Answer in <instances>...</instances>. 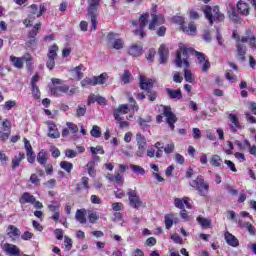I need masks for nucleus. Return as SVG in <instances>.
<instances>
[{
  "label": "nucleus",
  "mask_w": 256,
  "mask_h": 256,
  "mask_svg": "<svg viewBox=\"0 0 256 256\" xmlns=\"http://www.w3.org/2000/svg\"><path fill=\"white\" fill-rule=\"evenodd\" d=\"M189 53H193L192 48H187L185 45L180 44L179 49L176 51V58L174 63L176 67H184V78L188 83H193L195 78L189 69Z\"/></svg>",
  "instance_id": "nucleus-1"
},
{
  "label": "nucleus",
  "mask_w": 256,
  "mask_h": 256,
  "mask_svg": "<svg viewBox=\"0 0 256 256\" xmlns=\"http://www.w3.org/2000/svg\"><path fill=\"white\" fill-rule=\"evenodd\" d=\"M202 11L206 19L209 21L210 25H213L214 21L221 22L225 20V15L219 11L218 6H204L202 8Z\"/></svg>",
  "instance_id": "nucleus-2"
},
{
  "label": "nucleus",
  "mask_w": 256,
  "mask_h": 256,
  "mask_svg": "<svg viewBox=\"0 0 256 256\" xmlns=\"http://www.w3.org/2000/svg\"><path fill=\"white\" fill-rule=\"evenodd\" d=\"M153 79L145 78L144 76H140V89L146 92V95L149 101H155L157 99V92L151 90L153 89Z\"/></svg>",
  "instance_id": "nucleus-3"
},
{
  "label": "nucleus",
  "mask_w": 256,
  "mask_h": 256,
  "mask_svg": "<svg viewBox=\"0 0 256 256\" xmlns=\"http://www.w3.org/2000/svg\"><path fill=\"white\" fill-rule=\"evenodd\" d=\"M101 5V0H88V15L91 18V25L94 31H97V10Z\"/></svg>",
  "instance_id": "nucleus-4"
},
{
  "label": "nucleus",
  "mask_w": 256,
  "mask_h": 256,
  "mask_svg": "<svg viewBox=\"0 0 256 256\" xmlns=\"http://www.w3.org/2000/svg\"><path fill=\"white\" fill-rule=\"evenodd\" d=\"M190 187L196 189L202 197H207L209 193V183L205 182V179L201 175L190 182Z\"/></svg>",
  "instance_id": "nucleus-5"
},
{
  "label": "nucleus",
  "mask_w": 256,
  "mask_h": 256,
  "mask_svg": "<svg viewBox=\"0 0 256 256\" xmlns=\"http://www.w3.org/2000/svg\"><path fill=\"white\" fill-rule=\"evenodd\" d=\"M150 15H151V21L148 26V29H150V31H155V28L157 26L163 25V23H165V16H163L162 14L157 15L156 4H152Z\"/></svg>",
  "instance_id": "nucleus-6"
},
{
  "label": "nucleus",
  "mask_w": 256,
  "mask_h": 256,
  "mask_svg": "<svg viewBox=\"0 0 256 256\" xmlns=\"http://www.w3.org/2000/svg\"><path fill=\"white\" fill-rule=\"evenodd\" d=\"M232 39H235L237 43H248L252 49H256V38L251 30H246V36L240 37L237 31H233ZM241 41V42H240Z\"/></svg>",
  "instance_id": "nucleus-7"
},
{
  "label": "nucleus",
  "mask_w": 256,
  "mask_h": 256,
  "mask_svg": "<svg viewBox=\"0 0 256 256\" xmlns=\"http://www.w3.org/2000/svg\"><path fill=\"white\" fill-rule=\"evenodd\" d=\"M57 51H59L58 45H52L49 47V52L47 54V61L46 66L50 71H53L55 69V59H57Z\"/></svg>",
  "instance_id": "nucleus-8"
},
{
  "label": "nucleus",
  "mask_w": 256,
  "mask_h": 256,
  "mask_svg": "<svg viewBox=\"0 0 256 256\" xmlns=\"http://www.w3.org/2000/svg\"><path fill=\"white\" fill-rule=\"evenodd\" d=\"M147 23H149V13L140 15L138 20L139 29L134 31V34L139 35L140 39H143L147 35L144 31L145 27H147Z\"/></svg>",
  "instance_id": "nucleus-9"
},
{
  "label": "nucleus",
  "mask_w": 256,
  "mask_h": 256,
  "mask_svg": "<svg viewBox=\"0 0 256 256\" xmlns=\"http://www.w3.org/2000/svg\"><path fill=\"white\" fill-rule=\"evenodd\" d=\"M127 195L130 207H133V209H139V207L143 205V201H141V198L137 195V190L128 189Z\"/></svg>",
  "instance_id": "nucleus-10"
},
{
  "label": "nucleus",
  "mask_w": 256,
  "mask_h": 256,
  "mask_svg": "<svg viewBox=\"0 0 256 256\" xmlns=\"http://www.w3.org/2000/svg\"><path fill=\"white\" fill-rule=\"evenodd\" d=\"M61 93H66L67 95L72 96L75 95V93H77V88L69 89V86L67 85L51 88V95H54V97H60Z\"/></svg>",
  "instance_id": "nucleus-11"
},
{
  "label": "nucleus",
  "mask_w": 256,
  "mask_h": 256,
  "mask_svg": "<svg viewBox=\"0 0 256 256\" xmlns=\"http://www.w3.org/2000/svg\"><path fill=\"white\" fill-rule=\"evenodd\" d=\"M163 115L166 117V122L169 125L171 131H175V123H177V116L171 111L169 106H165Z\"/></svg>",
  "instance_id": "nucleus-12"
},
{
  "label": "nucleus",
  "mask_w": 256,
  "mask_h": 256,
  "mask_svg": "<svg viewBox=\"0 0 256 256\" xmlns=\"http://www.w3.org/2000/svg\"><path fill=\"white\" fill-rule=\"evenodd\" d=\"M136 143L138 147L136 155L137 157H143V155L145 154V149L147 147V139L145 138V136H143V134L138 132L136 134Z\"/></svg>",
  "instance_id": "nucleus-13"
},
{
  "label": "nucleus",
  "mask_w": 256,
  "mask_h": 256,
  "mask_svg": "<svg viewBox=\"0 0 256 256\" xmlns=\"http://www.w3.org/2000/svg\"><path fill=\"white\" fill-rule=\"evenodd\" d=\"M115 37H117V34L114 32H109L107 35V39H108V45H110V47L112 49H123V40L122 39H115Z\"/></svg>",
  "instance_id": "nucleus-14"
},
{
  "label": "nucleus",
  "mask_w": 256,
  "mask_h": 256,
  "mask_svg": "<svg viewBox=\"0 0 256 256\" xmlns=\"http://www.w3.org/2000/svg\"><path fill=\"white\" fill-rule=\"evenodd\" d=\"M127 113H129V105L122 104L114 110V119L116 121H123V117H121V115H127Z\"/></svg>",
  "instance_id": "nucleus-15"
},
{
  "label": "nucleus",
  "mask_w": 256,
  "mask_h": 256,
  "mask_svg": "<svg viewBox=\"0 0 256 256\" xmlns=\"http://www.w3.org/2000/svg\"><path fill=\"white\" fill-rule=\"evenodd\" d=\"M128 54L131 57H141L143 55V45L142 44H132L128 48Z\"/></svg>",
  "instance_id": "nucleus-16"
},
{
  "label": "nucleus",
  "mask_w": 256,
  "mask_h": 256,
  "mask_svg": "<svg viewBox=\"0 0 256 256\" xmlns=\"http://www.w3.org/2000/svg\"><path fill=\"white\" fill-rule=\"evenodd\" d=\"M2 249L5 253H7V255H10V256H16V255H19V253H21V250H19V247L9 243H5Z\"/></svg>",
  "instance_id": "nucleus-17"
},
{
  "label": "nucleus",
  "mask_w": 256,
  "mask_h": 256,
  "mask_svg": "<svg viewBox=\"0 0 256 256\" xmlns=\"http://www.w3.org/2000/svg\"><path fill=\"white\" fill-rule=\"evenodd\" d=\"M158 55L160 57L161 64L167 63V60L169 59V48H167L165 44H162L158 50Z\"/></svg>",
  "instance_id": "nucleus-18"
},
{
  "label": "nucleus",
  "mask_w": 256,
  "mask_h": 256,
  "mask_svg": "<svg viewBox=\"0 0 256 256\" xmlns=\"http://www.w3.org/2000/svg\"><path fill=\"white\" fill-rule=\"evenodd\" d=\"M7 235L12 239V241H15L17 237L21 236V230L14 225H9L7 228Z\"/></svg>",
  "instance_id": "nucleus-19"
},
{
  "label": "nucleus",
  "mask_w": 256,
  "mask_h": 256,
  "mask_svg": "<svg viewBox=\"0 0 256 256\" xmlns=\"http://www.w3.org/2000/svg\"><path fill=\"white\" fill-rule=\"evenodd\" d=\"M19 203L21 205H25L27 203L33 205V203H35V196L31 195L29 192H24L19 199Z\"/></svg>",
  "instance_id": "nucleus-20"
},
{
  "label": "nucleus",
  "mask_w": 256,
  "mask_h": 256,
  "mask_svg": "<svg viewBox=\"0 0 256 256\" xmlns=\"http://www.w3.org/2000/svg\"><path fill=\"white\" fill-rule=\"evenodd\" d=\"M225 241L230 247H239V239L229 232L225 233Z\"/></svg>",
  "instance_id": "nucleus-21"
},
{
  "label": "nucleus",
  "mask_w": 256,
  "mask_h": 256,
  "mask_svg": "<svg viewBox=\"0 0 256 256\" xmlns=\"http://www.w3.org/2000/svg\"><path fill=\"white\" fill-rule=\"evenodd\" d=\"M10 61L16 67V69H23V63H25V56L15 57L10 56Z\"/></svg>",
  "instance_id": "nucleus-22"
},
{
  "label": "nucleus",
  "mask_w": 256,
  "mask_h": 256,
  "mask_svg": "<svg viewBox=\"0 0 256 256\" xmlns=\"http://www.w3.org/2000/svg\"><path fill=\"white\" fill-rule=\"evenodd\" d=\"M48 137H51L52 139H59L60 133L59 130H57V126L54 123L48 124Z\"/></svg>",
  "instance_id": "nucleus-23"
},
{
  "label": "nucleus",
  "mask_w": 256,
  "mask_h": 256,
  "mask_svg": "<svg viewBox=\"0 0 256 256\" xmlns=\"http://www.w3.org/2000/svg\"><path fill=\"white\" fill-rule=\"evenodd\" d=\"M228 119L234 125L231 127L232 133H236L237 129H241V124L239 123V118H237V116H235L234 114H229Z\"/></svg>",
  "instance_id": "nucleus-24"
},
{
  "label": "nucleus",
  "mask_w": 256,
  "mask_h": 256,
  "mask_svg": "<svg viewBox=\"0 0 256 256\" xmlns=\"http://www.w3.org/2000/svg\"><path fill=\"white\" fill-rule=\"evenodd\" d=\"M228 15L232 23H239L241 21L239 14H237V10L233 6H230Z\"/></svg>",
  "instance_id": "nucleus-25"
},
{
  "label": "nucleus",
  "mask_w": 256,
  "mask_h": 256,
  "mask_svg": "<svg viewBox=\"0 0 256 256\" xmlns=\"http://www.w3.org/2000/svg\"><path fill=\"white\" fill-rule=\"evenodd\" d=\"M236 49L238 57H240L241 61H243L245 59V55H247V46L245 44H242L241 42H238L236 44Z\"/></svg>",
  "instance_id": "nucleus-26"
},
{
  "label": "nucleus",
  "mask_w": 256,
  "mask_h": 256,
  "mask_svg": "<svg viewBox=\"0 0 256 256\" xmlns=\"http://www.w3.org/2000/svg\"><path fill=\"white\" fill-rule=\"evenodd\" d=\"M166 93L170 97V99H183V94L181 92V89L173 90V89L167 88Z\"/></svg>",
  "instance_id": "nucleus-27"
},
{
  "label": "nucleus",
  "mask_w": 256,
  "mask_h": 256,
  "mask_svg": "<svg viewBox=\"0 0 256 256\" xmlns=\"http://www.w3.org/2000/svg\"><path fill=\"white\" fill-rule=\"evenodd\" d=\"M182 31L188 35H195L197 33V26H195V22H190L188 27L182 25Z\"/></svg>",
  "instance_id": "nucleus-28"
},
{
  "label": "nucleus",
  "mask_w": 256,
  "mask_h": 256,
  "mask_svg": "<svg viewBox=\"0 0 256 256\" xmlns=\"http://www.w3.org/2000/svg\"><path fill=\"white\" fill-rule=\"evenodd\" d=\"M237 9L241 15H249V5L247 3L239 1L237 3Z\"/></svg>",
  "instance_id": "nucleus-29"
},
{
  "label": "nucleus",
  "mask_w": 256,
  "mask_h": 256,
  "mask_svg": "<svg viewBox=\"0 0 256 256\" xmlns=\"http://www.w3.org/2000/svg\"><path fill=\"white\" fill-rule=\"evenodd\" d=\"M85 213H87L85 209L77 210L75 214V219H77L79 223H82V224L87 223V217H85Z\"/></svg>",
  "instance_id": "nucleus-30"
},
{
  "label": "nucleus",
  "mask_w": 256,
  "mask_h": 256,
  "mask_svg": "<svg viewBox=\"0 0 256 256\" xmlns=\"http://www.w3.org/2000/svg\"><path fill=\"white\" fill-rule=\"evenodd\" d=\"M82 69H83V64H80L74 69H72L73 77L74 79H77V81H81V78L83 77V72H81Z\"/></svg>",
  "instance_id": "nucleus-31"
},
{
  "label": "nucleus",
  "mask_w": 256,
  "mask_h": 256,
  "mask_svg": "<svg viewBox=\"0 0 256 256\" xmlns=\"http://www.w3.org/2000/svg\"><path fill=\"white\" fill-rule=\"evenodd\" d=\"M25 159V153H19L12 159V169H17L19 167L21 160Z\"/></svg>",
  "instance_id": "nucleus-32"
},
{
  "label": "nucleus",
  "mask_w": 256,
  "mask_h": 256,
  "mask_svg": "<svg viewBox=\"0 0 256 256\" xmlns=\"http://www.w3.org/2000/svg\"><path fill=\"white\" fill-rule=\"evenodd\" d=\"M197 221L199 225L203 227V229H209V227H211V219L209 218H203L202 216H198Z\"/></svg>",
  "instance_id": "nucleus-33"
},
{
  "label": "nucleus",
  "mask_w": 256,
  "mask_h": 256,
  "mask_svg": "<svg viewBox=\"0 0 256 256\" xmlns=\"http://www.w3.org/2000/svg\"><path fill=\"white\" fill-rule=\"evenodd\" d=\"M222 163H223V160L221 159V156L212 155L210 159V165H212V167H221Z\"/></svg>",
  "instance_id": "nucleus-34"
},
{
  "label": "nucleus",
  "mask_w": 256,
  "mask_h": 256,
  "mask_svg": "<svg viewBox=\"0 0 256 256\" xmlns=\"http://www.w3.org/2000/svg\"><path fill=\"white\" fill-rule=\"evenodd\" d=\"M82 87H89V85L95 87L97 85V81L95 80V76L92 78L86 77L81 81Z\"/></svg>",
  "instance_id": "nucleus-35"
},
{
  "label": "nucleus",
  "mask_w": 256,
  "mask_h": 256,
  "mask_svg": "<svg viewBox=\"0 0 256 256\" xmlns=\"http://www.w3.org/2000/svg\"><path fill=\"white\" fill-rule=\"evenodd\" d=\"M24 61L26 63V68L28 69V71H32L33 70V57L31 56V54H25Z\"/></svg>",
  "instance_id": "nucleus-36"
},
{
  "label": "nucleus",
  "mask_w": 256,
  "mask_h": 256,
  "mask_svg": "<svg viewBox=\"0 0 256 256\" xmlns=\"http://www.w3.org/2000/svg\"><path fill=\"white\" fill-rule=\"evenodd\" d=\"M37 161L40 165H45L47 163V152L41 150L37 155Z\"/></svg>",
  "instance_id": "nucleus-37"
},
{
  "label": "nucleus",
  "mask_w": 256,
  "mask_h": 256,
  "mask_svg": "<svg viewBox=\"0 0 256 256\" xmlns=\"http://www.w3.org/2000/svg\"><path fill=\"white\" fill-rule=\"evenodd\" d=\"M108 79L107 73H102L100 76H94L96 85H104Z\"/></svg>",
  "instance_id": "nucleus-38"
},
{
  "label": "nucleus",
  "mask_w": 256,
  "mask_h": 256,
  "mask_svg": "<svg viewBox=\"0 0 256 256\" xmlns=\"http://www.w3.org/2000/svg\"><path fill=\"white\" fill-rule=\"evenodd\" d=\"M61 169H64V171H67V173H71V170L73 169V163L62 161L60 162Z\"/></svg>",
  "instance_id": "nucleus-39"
},
{
  "label": "nucleus",
  "mask_w": 256,
  "mask_h": 256,
  "mask_svg": "<svg viewBox=\"0 0 256 256\" xmlns=\"http://www.w3.org/2000/svg\"><path fill=\"white\" fill-rule=\"evenodd\" d=\"M41 29V23L35 24V26L32 28V30L29 32L28 37L29 38H34L37 37V33Z\"/></svg>",
  "instance_id": "nucleus-40"
},
{
  "label": "nucleus",
  "mask_w": 256,
  "mask_h": 256,
  "mask_svg": "<svg viewBox=\"0 0 256 256\" xmlns=\"http://www.w3.org/2000/svg\"><path fill=\"white\" fill-rule=\"evenodd\" d=\"M173 219H174L173 214H168L165 216L166 229H170L171 227H173Z\"/></svg>",
  "instance_id": "nucleus-41"
},
{
  "label": "nucleus",
  "mask_w": 256,
  "mask_h": 256,
  "mask_svg": "<svg viewBox=\"0 0 256 256\" xmlns=\"http://www.w3.org/2000/svg\"><path fill=\"white\" fill-rule=\"evenodd\" d=\"M30 182L32 185H35V187H39V185H41V179H39V176H37V174H31Z\"/></svg>",
  "instance_id": "nucleus-42"
},
{
  "label": "nucleus",
  "mask_w": 256,
  "mask_h": 256,
  "mask_svg": "<svg viewBox=\"0 0 256 256\" xmlns=\"http://www.w3.org/2000/svg\"><path fill=\"white\" fill-rule=\"evenodd\" d=\"M87 167H88V174L90 175V177H95V162L94 161L88 162Z\"/></svg>",
  "instance_id": "nucleus-43"
},
{
  "label": "nucleus",
  "mask_w": 256,
  "mask_h": 256,
  "mask_svg": "<svg viewBox=\"0 0 256 256\" xmlns=\"http://www.w3.org/2000/svg\"><path fill=\"white\" fill-rule=\"evenodd\" d=\"M86 113H87V106H85V105L78 106V108L76 110L77 117H83V116H85Z\"/></svg>",
  "instance_id": "nucleus-44"
},
{
  "label": "nucleus",
  "mask_w": 256,
  "mask_h": 256,
  "mask_svg": "<svg viewBox=\"0 0 256 256\" xmlns=\"http://www.w3.org/2000/svg\"><path fill=\"white\" fill-rule=\"evenodd\" d=\"M64 246H65L66 251H71V248L73 247V240H71L69 237L65 236Z\"/></svg>",
  "instance_id": "nucleus-45"
},
{
  "label": "nucleus",
  "mask_w": 256,
  "mask_h": 256,
  "mask_svg": "<svg viewBox=\"0 0 256 256\" xmlns=\"http://www.w3.org/2000/svg\"><path fill=\"white\" fill-rule=\"evenodd\" d=\"M130 168L132 169V171H134V173H139L140 175H145V169H143L141 166L139 165H131Z\"/></svg>",
  "instance_id": "nucleus-46"
},
{
  "label": "nucleus",
  "mask_w": 256,
  "mask_h": 256,
  "mask_svg": "<svg viewBox=\"0 0 256 256\" xmlns=\"http://www.w3.org/2000/svg\"><path fill=\"white\" fill-rule=\"evenodd\" d=\"M151 121H152L151 116H146L145 118L139 119V125L140 127H146L147 123H151Z\"/></svg>",
  "instance_id": "nucleus-47"
},
{
  "label": "nucleus",
  "mask_w": 256,
  "mask_h": 256,
  "mask_svg": "<svg viewBox=\"0 0 256 256\" xmlns=\"http://www.w3.org/2000/svg\"><path fill=\"white\" fill-rule=\"evenodd\" d=\"M31 87H32V95L34 96L35 99H39V97H41V92L39 91V86L31 85Z\"/></svg>",
  "instance_id": "nucleus-48"
},
{
  "label": "nucleus",
  "mask_w": 256,
  "mask_h": 256,
  "mask_svg": "<svg viewBox=\"0 0 256 256\" xmlns=\"http://www.w3.org/2000/svg\"><path fill=\"white\" fill-rule=\"evenodd\" d=\"M90 133L92 137H96V138L101 137V128H99V126H93Z\"/></svg>",
  "instance_id": "nucleus-49"
},
{
  "label": "nucleus",
  "mask_w": 256,
  "mask_h": 256,
  "mask_svg": "<svg viewBox=\"0 0 256 256\" xmlns=\"http://www.w3.org/2000/svg\"><path fill=\"white\" fill-rule=\"evenodd\" d=\"M226 79L231 83H237V76L231 73V70L226 71Z\"/></svg>",
  "instance_id": "nucleus-50"
},
{
  "label": "nucleus",
  "mask_w": 256,
  "mask_h": 256,
  "mask_svg": "<svg viewBox=\"0 0 256 256\" xmlns=\"http://www.w3.org/2000/svg\"><path fill=\"white\" fill-rule=\"evenodd\" d=\"M15 105H17V102H15V100L7 101L5 102L4 109H6L7 111H11V109H13Z\"/></svg>",
  "instance_id": "nucleus-51"
},
{
  "label": "nucleus",
  "mask_w": 256,
  "mask_h": 256,
  "mask_svg": "<svg viewBox=\"0 0 256 256\" xmlns=\"http://www.w3.org/2000/svg\"><path fill=\"white\" fill-rule=\"evenodd\" d=\"M0 131H11V122L9 120H5L2 123V127L0 128Z\"/></svg>",
  "instance_id": "nucleus-52"
},
{
  "label": "nucleus",
  "mask_w": 256,
  "mask_h": 256,
  "mask_svg": "<svg viewBox=\"0 0 256 256\" xmlns=\"http://www.w3.org/2000/svg\"><path fill=\"white\" fill-rule=\"evenodd\" d=\"M9 135H11V131L0 130V141H7V139H9Z\"/></svg>",
  "instance_id": "nucleus-53"
},
{
  "label": "nucleus",
  "mask_w": 256,
  "mask_h": 256,
  "mask_svg": "<svg viewBox=\"0 0 256 256\" xmlns=\"http://www.w3.org/2000/svg\"><path fill=\"white\" fill-rule=\"evenodd\" d=\"M130 79H131V72H129V70H125L124 74L122 76L123 83H125V84L129 83Z\"/></svg>",
  "instance_id": "nucleus-54"
},
{
  "label": "nucleus",
  "mask_w": 256,
  "mask_h": 256,
  "mask_svg": "<svg viewBox=\"0 0 256 256\" xmlns=\"http://www.w3.org/2000/svg\"><path fill=\"white\" fill-rule=\"evenodd\" d=\"M175 151V144L171 143L168 144L166 147H164V152L169 155L170 153H173Z\"/></svg>",
  "instance_id": "nucleus-55"
},
{
  "label": "nucleus",
  "mask_w": 256,
  "mask_h": 256,
  "mask_svg": "<svg viewBox=\"0 0 256 256\" xmlns=\"http://www.w3.org/2000/svg\"><path fill=\"white\" fill-rule=\"evenodd\" d=\"M67 127L71 131V133H77L79 131V127H77V125L73 124V122H68Z\"/></svg>",
  "instance_id": "nucleus-56"
},
{
  "label": "nucleus",
  "mask_w": 256,
  "mask_h": 256,
  "mask_svg": "<svg viewBox=\"0 0 256 256\" xmlns=\"http://www.w3.org/2000/svg\"><path fill=\"white\" fill-rule=\"evenodd\" d=\"M174 205L175 207H177L178 209H185V204L183 203V199H179V198H176L174 200Z\"/></svg>",
  "instance_id": "nucleus-57"
},
{
  "label": "nucleus",
  "mask_w": 256,
  "mask_h": 256,
  "mask_svg": "<svg viewBox=\"0 0 256 256\" xmlns=\"http://www.w3.org/2000/svg\"><path fill=\"white\" fill-rule=\"evenodd\" d=\"M29 13L30 15H38L39 13V7H37V4H32L30 7H29Z\"/></svg>",
  "instance_id": "nucleus-58"
},
{
  "label": "nucleus",
  "mask_w": 256,
  "mask_h": 256,
  "mask_svg": "<svg viewBox=\"0 0 256 256\" xmlns=\"http://www.w3.org/2000/svg\"><path fill=\"white\" fill-rule=\"evenodd\" d=\"M173 81H174L175 83H182V81H183V76H181V73H179V72H174Z\"/></svg>",
  "instance_id": "nucleus-59"
},
{
  "label": "nucleus",
  "mask_w": 256,
  "mask_h": 256,
  "mask_svg": "<svg viewBox=\"0 0 256 256\" xmlns=\"http://www.w3.org/2000/svg\"><path fill=\"white\" fill-rule=\"evenodd\" d=\"M65 155H66V157L73 159L74 157H77V151L68 149V150H66Z\"/></svg>",
  "instance_id": "nucleus-60"
},
{
  "label": "nucleus",
  "mask_w": 256,
  "mask_h": 256,
  "mask_svg": "<svg viewBox=\"0 0 256 256\" xmlns=\"http://www.w3.org/2000/svg\"><path fill=\"white\" fill-rule=\"evenodd\" d=\"M230 170L233 171V173H237V168L235 167V164L231 160H225L224 162Z\"/></svg>",
  "instance_id": "nucleus-61"
},
{
  "label": "nucleus",
  "mask_w": 256,
  "mask_h": 256,
  "mask_svg": "<svg viewBox=\"0 0 256 256\" xmlns=\"http://www.w3.org/2000/svg\"><path fill=\"white\" fill-rule=\"evenodd\" d=\"M113 211H121L123 209V203L121 202H114L112 204Z\"/></svg>",
  "instance_id": "nucleus-62"
},
{
  "label": "nucleus",
  "mask_w": 256,
  "mask_h": 256,
  "mask_svg": "<svg viewBox=\"0 0 256 256\" xmlns=\"http://www.w3.org/2000/svg\"><path fill=\"white\" fill-rule=\"evenodd\" d=\"M157 54V51H155V49H150L149 52H148V56H147V59L150 61V62H153V59H155V55Z\"/></svg>",
  "instance_id": "nucleus-63"
},
{
  "label": "nucleus",
  "mask_w": 256,
  "mask_h": 256,
  "mask_svg": "<svg viewBox=\"0 0 256 256\" xmlns=\"http://www.w3.org/2000/svg\"><path fill=\"white\" fill-rule=\"evenodd\" d=\"M195 55H196V57H197L199 63H204V61H207V60L205 59V54H203V53H201V52L195 51Z\"/></svg>",
  "instance_id": "nucleus-64"
}]
</instances>
